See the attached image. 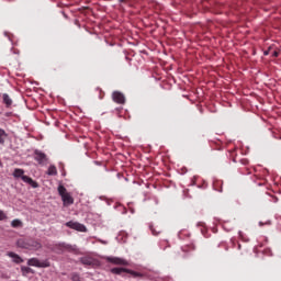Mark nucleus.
Segmentation results:
<instances>
[{"mask_svg": "<svg viewBox=\"0 0 281 281\" xmlns=\"http://www.w3.org/2000/svg\"><path fill=\"white\" fill-rule=\"evenodd\" d=\"M58 193L61 196L64 205H74V198L67 192L65 186L60 184L58 187Z\"/></svg>", "mask_w": 281, "mask_h": 281, "instance_id": "nucleus-1", "label": "nucleus"}, {"mask_svg": "<svg viewBox=\"0 0 281 281\" xmlns=\"http://www.w3.org/2000/svg\"><path fill=\"white\" fill-rule=\"evenodd\" d=\"M29 267H37L38 269H47V267H52L49 263V259L40 260L38 258H31L27 260Z\"/></svg>", "mask_w": 281, "mask_h": 281, "instance_id": "nucleus-2", "label": "nucleus"}, {"mask_svg": "<svg viewBox=\"0 0 281 281\" xmlns=\"http://www.w3.org/2000/svg\"><path fill=\"white\" fill-rule=\"evenodd\" d=\"M76 251V246H71L69 244H56L53 248L52 251H55V254H63V251Z\"/></svg>", "mask_w": 281, "mask_h": 281, "instance_id": "nucleus-3", "label": "nucleus"}, {"mask_svg": "<svg viewBox=\"0 0 281 281\" xmlns=\"http://www.w3.org/2000/svg\"><path fill=\"white\" fill-rule=\"evenodd\" d=\"M66 227H69L70 229H76L77 232H87V226L74 221L67 222Z\"/></svg>", "mask_w": 281, "mask_h": 281, "instance_id": "nucleus-4", "label": "nucleus"}, {"mask_svg": "<svg viewBox=\"0 0 281 281\" xmlns=\"http://www.w3.org/2000/svg\"><path fill=\"white\" fill-rule=\"evenodd\" d=\"M112 100L113 102H116V104H125L126 103V97L120 91H114L112 93Z\"/></svg>", "mask_w": 281, "mask_h": 281, "instance_id": "nucleus-5", "label": "nucleus"}, {"mask_svg": "<svg viewBox=\"0 0 281 281\" xmlns=\"http://www.w3.org/2000/svg\"><path fill=\"white\" fill-rule=\"evenodd\" d=\"M23 247L24 249H33V251H38L43 245L36 240H29Z\"/></svg>", "mask_w": 281, "mask_h": 281, "instance_id": "nucleus-6", "label": "nucleus"}, {"mask_svg": "<svg viewBox=\"0 0 281 281\" xmlns=\"http://www.w3.org/2000/svg\"><path fill=\"white\" fill-rule=\"evenodd\" d=\"M106 262H111L112 265H122L123 267L128 265L127 260H124L120 257H106Z\"/></svg>", "mask_w": 281, "mask_h": 281, "instance_id": "nucleus-7", "label": "nucleus"}, {"mask_svg": "<svg viewBox=\"0 0 281 281\" xmlns=\"http://www.w3.org/2000/svg\"><path fill=\"white\" fill-rule=\"evenodd\" d=\"M35 161H38V164H45L47 161V155L43 151H35Z\"/></svg>", "mask_w": 281, "mask_h": 281, "instance_id": "nucleus-8", "label": "nucleus"}, {"mask_svg": "<svg viewBox=\"0 0 281 281\" xmlns=\"http://www.w3.org/2000/svg\"><path fill=\"white\" fill-rule=\"evenodd\" d=\"M22 181L31 186V188H38V182L34 181V179L29 176H22Z\"/></svg>", "mask_w": 281, "mask_h": 281, "instance_id": "nucleus-9", "label": "nucleus"}, {"mask_svg": "<svg viewBox=\"0 0 281 281\" xmlns=\"http://www.w3.org/2000/svg\"><path fill=\"white\" fill-rule=\"evenodd\" d=\"M80 262L81 265H85V267H93V265H95V260L91 257H82Z\"/></svg>", "mask_w": 281, "mask_h": 281, "instance_id": "nucleus-10", "label": "nucleus"}, {"mask_svg": "<svg viewBox=\"0 0 281 281\" xmlns=\"http://www.w3.org/2000/svg\"><path fill=\"white\" fill-rule=\"evenodd\" d=\"M7 256H9V258H13V262H15V265H21V262H23V258H21L16 252L10 251Z\"/></svg>", "mask_w": 281, "mask_h": 281, "instance_id": "nucleus-11", "label": "nucleus"}, {"mask_svg": "<svg viewBox=\"0 0 281 281\" xmlns=\"http://www.w3.org/2000/svg\"><path fill=\"white\" fill-rule=\"evenodd\" d=\"M126 273H130V276H132V278H139V279L146 278V273L137 272V271L131 270V269H127Z\"/></svg>", "mask_w": 281, "mask_h": 281, "instance_id": "nucleus-12", "label": "nucleus"}, {"mask_svg": "<svg viewBox=\"0 0 281 281\" xmlns=\"http://www.w3.org/2000/svg\"><path fill=\"white\" fill-rule=\"evenodd\" d=\"M3 104H5L7 109H10L12 106V99L8 93L2 94Z\"/></svg>", "mask_w": 281, "mask_h": 281, "instance_id": "nucleus-13", "label": "nucleus"}, {"mask_svg": "<svg viewBox=\"0 0 281 281\" xmlns=\"http://www.w3.org/2000/svg\"><path fill=\"white\" fill-rule=\"evenodd\" d=\"M13 177L15 179H23V177H25V170L19 168L14 169Z\"/></svg>", "mask_w": 281, "mask_h": 281, "instance_id": "nucleus-14", "label": "nucleus"}, {"mask_svg": "<svg viewBox=\"0 0 281 281\" xmlns=\"http://www.w3.org/2000/svg\"><path fill=\"white\" fill-rule=\"evenodd\" d=\"M128 271V268H112L111 273H114L115 276H122V273H126Z\"/></svg>", "mask_w": 281, "mask_h": 281, "instance_id": "nucleus-15", "label": "nucleus"}, {"mask_svg": "<svg viewBox=\"0 0 281 281\" xmlns=\"http://www.w3.org/2000/svg\"><path fill=\"white\" fill-rule=\"evenodd\" d=\"M195 249H196V246H194V244H188L182 247V251H184L186 254L190 251H194Z\"/></svg>", "mask_w": 281, "mask_h": 281, "instance_id": "nucleus-16", "label": "nucleus"}, {"mask_svg": "<svg viewBox=\"0 0 281 281\" xmlns=\"http://www.w3.org/2000/svg\"><path fill=\"white\" fill-rule=\"evenodd\" d=\"M47 175H49L50 177H56V175H58V170L56 169V166L54 165L49 166L47 170Z\"/></svg>", "mask_w": 281, "mask_h": 281, "instance_id": "nucleus-17", "label": "nucleus"}, {"mask_svg": "<svg viewBox=\"0 0 281 281\" xmlns=\"http://www.w3.org/2000/svg\"><path fill=\"white\" fill-rule=\"evenodd\" d=\"M8 137V133H5V130L0 128V144H5V138Z\"/></svg>", "mask_w": 281, "mask_h": 281, "instance_id": "nucleus-18", "label": "nucleus"}, {"mask_svg": "<svg viewBox=\"0 0 281 281\" xmlns=\"http://www.w3.org/2000/svg\"><path fill=\"white\" fill-rule=\"evenodd\" d=\"M22 276H27L30 273H34V270L30 267L22 266L21 267Z\"/></svg>", "mask_w": 281, "mask_h": 281, "instance_id": "nucleus-19", "label": "nucleus"}, {"mask_svg": "<svg viewBox=\"0 0 281 281\" xmlns=\"http://www.w3.org/2000/svg\"><path fill=\"white\" fill-rule=\"evenodd\" d=\"M11 227H23V222H21V220H13L11 222Z\"/></svg>", "mask_w": 281, "mask_h": 281, "instance_id": "nucleus-20", "label": "nucleus"}, {"mask_svg": "<svg viewBox=\"0 0 281 281\" xmlns=\"http://www.w3.org/2000/svg\"><path fill=\"white\" fill-rule=\"evenodd\" d=\"M70 280L71 281H82V278H80V274L74 272L70 274Z\"/></svg>", "mask_w": 281, "mask_h": 281, "instance_id": "nucleus-21", "label": "nucleus"}, {"mask_svg": "<svg viewBox=\"0 0 281 281\" xmlns=\"http://www.w3.org/2000/svg\"><path fill=\"white\" fill-rule=\"evenodd\" d=\"M5 218H8V216L3 211L0 210V221H5Z\"/></svg>", "mask_w": 281, "mask_h": 281, "instance_id": "nucleus-22", "label": "nucleus"}, {"mask_svg": "<svg viewBox=\"0 0 281 281\" xmlns=\"http://www.w3.org/2000/svg\"><path fill=\"white\" fill-rule=\"evenodd\" d=\"M272 56L273 58H278V56H280V53L278 50H273Z\"/></svg>", "mask_w": 281, "mask_h": 281, "instance_id": "nucleus-23", "label": "nucleus"}, {"mask_svg": "<svg viewBox=\"0 0 281 281\" xmlns=\"http://www.w3.org/2000/svg\"><path fill=\"white\" fill-rule=\"evenodd\" d=\"M263 224H265V225H271V222H270V221H268V222H266V223L259 222L260 227H262Z\"/></svg>", "mask_w": 281, "mask_h": 281, "instance_id": "nucleus-24", "label": "nucleus"}, {"mask_svg": "<svg viewBox=\"0 0 281 281\" xmlns=\"http://www.w3.org/2000/svg\"><path fill=\"white\" fill-rule=\"evenodd\" d=\"M151 234H153L154 236H158V235H159V233H157L154 228H151Z\"/></svg>", "mask_w": 281, "mask_h": 281, "instance_id": "nucleus-25", "label": "nucleus"}, {"mask_svg": "<svg viewBox=\"0 0 281 281\" xmlns=\"http://www.w3.org/2000/svg\"><path fill=\"white\" fill-rule=\"evenodd\" d=\"M265 56H269V52H265Z\"/></svg>", "mask_w": 281, "mask_h": 281, "instance_id": "nucleus-26", "label": "nucleus"}, {"mask_svg": "<svg viewBox=\"0 0 281 281\" xmlns=\"http://www.w3.org/2000/svg\"><path fill=\"white\" fill-rule=\"evenodd\" d=\"M0 166H1V161H0Z\"/></svg>", "mask_w": 281, "mask_h": 281, "instance_id": "nucleus-27", "label": "nucleus"}]
</instances>
